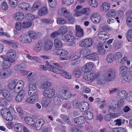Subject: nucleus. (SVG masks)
<instances>
[{
    "label": "nucleus",
    "instance_id": "obj_1",
    "mask_svg": "<svg viewBox=\"0 0 132 132\" xmlns=\"http://www.w3.org/2000/svg\"><path fill=\"white\" fill-rule=\"evenodd\" d=\"M82 8V6L80 5H77L76 6L74 12V15L75 16H80L83 14L88 15L90 14V10L89 8Z\"/></svg>",
    "mask_w": 132,
    "mask_h": 132
},
{
    "label": "nucleus",
    "instance_id": "obj_2",
    "mask_svg": "<svg viewBox=\"0 0 132 132\" xmlns=\"http://www.w3.org/2000/svg\"><path fill=\"white\" fill-rule=\"evenodd\" d=\"M108 111L110 113L111 116L114 118H117L120 114L122 113V111L117 110L115 107L113 105L108 106Z\"/></svg>",
    "mask_w": 132,
    "mask_h": 132
},
{
    "label": "nucleus",
    "instance_id": "obj_3",
    "mask_svg": "<svg viewBox=\"0 0 132 132\" xmlns=\"http://www.w3.org/2000/svg\"><path fill=\"white\" fill-rule=\"evenodd\" d=\"M106 72L107 74L104 77L105 80L108 81L113 80L116 76L115 71L113 69H109L106 70Z\"/></svg>",
    "mask_w": 132,
    "mask_h": 132
},
{
    "label": "nucleus",
    "instance_id": "obj_4",
    "mask_svg": "<svg viewBox=\"0 0 132 132\" xmlns=\"http://www.w3.org/2000/svg\"><path fill=\"white\" fill-rule=\"evenodd\" d=\"M43 69L45 70L46 71L47 70L48 67L49 70L51 71H52L55 73L58 74H61L63 72V70L62 69H59L56 67L51 65H47L44 66V65H42Z\"/></svg>",
    "mask_w": 132,
    "mask_h": 132
},
{
    "label": "nucleus",
    "instance_id": "obj_5",
    "mask_svg": "<svg viewBox=\"0 0 132 132\" xmlns=\"http://www.w3.org/2000/svg\"><path fill=\"white\" fill-rule=\"evenodd\" d=\"M99 76L96 74L90 72L85 73L84 75V78L85 80H91L92 82L96 79Z\"/></svg>",
    "mask_w": 132,
    "mask_h": 132
},
{
    "label": "nucleus",
    "instance_id": "obj_6",
    "mask_svg": "<svg viewBox=\"0 0 132 132\" xmlns=\"http://www.w3.org/2000/svg\"><path fill=\"white\" fill-rule=\"evenodd\" d=\"M16 55V52L14 50L10 49L9 50L7 54L8 60L11 62H13L14 61V58Z\"/></svg>",
    "mask_w": 132,
    "mask_h": 132
},
{
    "label": "nucleus",
    "instance_id": "obj_7",
    "mask_svg": "<svg viewBox=\"0 0 132 132\" xmlns=\"http://www.w3.org/2000/svg\"><path fill=\"white\" fill-rule=\"evenodd\" d=\"M59 14L63 15L67 18H69L71 16V14L70 12L65 8H62L59 9L58 11Z\"/></svg>",
    "mask_w": 132,
    "mask_h": 132
},
{
    "label": "nucleus",
    "instance_id": "obj_8",
    "mask_svg": "<svg viewBox=\"0 0 132 132\" xmlns=\"http://www.w3.org/2000/svg\"><path fill=\"white\" fill-rule=\"evenodd\" d=\"M19 40L21 43H30L32 41L31 37L29 35H25L23 34L20 36Z\"/></svg>",
    "mask_w": 132,
    "mask_h": 132
},
{
    "label": "nucleus",
    "instance_id": "obj_9",
    "mask_svg": "<svg viewBox=\"0 0 132 132\" xmlns=\"http://www.w3.org/2000/svg\"><path fill=\"white\" fill-rule=\"evenodd\" d=\"M110 102L112 105L117 106L119 108H120L123 106L124 102L122 100L118 99H113L111 100Z\"/></svg>",
    "mask_w": 132,
    "mask_h": 132
},
{
    "label": "nucleus",
    "instance_id": "obj_10",
    "mask_svg": "<svg viewBox=\"0 0 132 132\" xmlns=\"http://www.w3.org/2000/svg\"><path fill=\"white\" fill-rule=\"evenodd\" d=\"M90 18L92 21L96 23L99 22L101 19L100 15L98 13L95 12L92 14Z\"/></svg>",
    "mask_w": 132,
    "mask_h": 132
},
{
    "label": "nucleus",
    "instance_id": "obj_11",
    "mask_svg": "<svg viewBox=\"0 0 132 132\" xmlns=\"http://www.w3.org/2000/svg\"><path fill=\"white\" fill-rule=\"evenodd\" d=\"M55 93V90L53 89H49L45 90L43 92V95L48 98H52Z\"/></svg>",
    "mask_w": 132,
    "mask_h": 132
},
{
    "label": "nucleus",
    "instance_id": "obj_12",
    "mask_svg": "<svg viewBox=\"0 0 132 132\" xmlns=\"http://www.w3.org/2000/svg\"><path fill=\"white\" fill-rule=\"evenodd\" d=\"M84 58L94 61L97 60L99 59L98 54L96 52H94L85 56Z\"/></svg>",
    "mask_w": 132,
    "mask_h": 132
},
{
    "label": "nucleus",
    "instance_id": "obj_13",
    "mask_svg": "<svg viewBox=\"0 0 132 132\" xmlns=\"http://www.w3.org/2000/svg\"><path fill=\"white\" fill-rule=\"evenodd\" d=\"M32 72L30 73L27 76V78L28 79V82L29 85L31 84L32 85H36L35 82V75H32Z\"/></svg>",
    "mask_w": 132,
    "mask_h": 132
},
{
    "label": "nucleus",
    "instance_id": "obj_14",
    "mask_svg": "<svg viewBox=\"0 0 132 132\" xmlns=\"http://www.w3.org/2000/svg\"><path fill=\"white\" fill-rule=\"evenodd\" d=\"M12 73V71L10 69H5L0 72L2 77L4 78H6L10 76Z\"/></svg>",
    "mask_w": 132,
    "mask_h": 132
},
{
    "label": "nucleus",
    "instance_id": "obj_15",
    "mask_svg": "<svg viewBox=\"0 0 132 132\" xmlns=\"http://www.w3.org/2000/svg\"><path fill=\"white\" fill-rule=\"evenodd\" d=\"M98 36L99 38L103 40H107L109 37V34L104 31H100L98 33Z\"/></svg>",
    "mask_w": 132,
    "mask_h": 132
},
{
    "label": "nucleus",
    "instance_id": "obj_16",
    "mask_svg": "<svg viewBox=\"0 0 132 132\" xmlns=\"http://www.w3.org/2000/svg\"><path fill=\"white\" fill-rule=\"evenodd\" d=\"M53 45V41L51 40H47L45 42L44 45V49L48 51L52 49Z\"/></svg>",
    "mask_w": 132,
    "mask_h": 132
},
{
    "label": "nucleus",
    "instance_id": "obj_17",
    "mask_svg": "<svg viewBox=\"0 0 132 132\" xmlns=\"http://www.w3.org/2000/svg\"><path fill=\"white\" fill-rule=\"evenodd\" d=\"M38 99V95L35 94L27 98L26 100V101L28 103L34 104L37 102Z\"/></svg>",
    "mask_w": 132,
    "mask_h": 132
},
{
    "label": "nucleus",
    "instance_id": "obj_18",
    "mask_svg": "<svg viewBox=\"0 0 132 132\" xmlns=\"http://www.w3.org/2000/svg\"><path fill=\"white\" fill-rule=\"evenodd\" d=\"M75 31L76 35L77 37H81L84 35L83 30L80 25H76Z\"/></svg>",
    "mask_w": 132,
    "mask_h": 132
},
{
    "label": "nucleus",
    "instance_id": "obj_19",
    "mask_svg": "<svg viewBox=\"0 0 132 132\" xmlns=\"http://www.w3.org/2000/svg\"><path fill=\"white\" fill-rule=\"evenodd\" d=\"M36 85H34L30 84L29 85V90L28 92L29 95L30 96L35 95V94H36Z\"/></svg>",
    "mask_w": 132,
    "mask_h": 132
},
{
    "label": "nucleus",
    "instance_id": "obj_20",
    "mask_svg": "<svg viewBox=\"0 0 132 132\" xmlns=\"http://www.w3.org/2000/svg\"><path fill=\"white\" fill-rule=\"evenodd\" d=\"M118 98L122 100H126L128 94L125 91L119 90L117 94H116Z\"/></svg>",
    "mask_w": 132,
    "mask_h": 132
},
{
    "label": "nucleus",
    "instance_id": "obj_21",
    "mask_svg": "<svg viewBox=\"0 0 132 132\" xmlns=\"http://www.w3.org/2000/svg\"><path fill=\"white\" fill-rule=\"evenodd\" d=\"M46 78L45 76L42 77V80L44 81L42 84V88L46 89L51 86V82L46 81Z\"/></svg>",
    "mask_w": 132,
    "mask_h": 132
},
{
    "label": "nucleus",
    "instance_id": "obj_22",
    "mask_svg": "<svg viewBox=\"0 0 132 132\" xmlns=\"http://www.w3.org/2000/svg\"><path fill=\"white\" fill-rule=\"evenodd\" d=\"M80 57L78 54H74L73 56H71L68 55L65 57H60V60L62 61L68 60L70 59L71 60H77Z\"/></svg>",
    "mask_w": 132,
    "mask_h": 132
},
{
    "label": "nucleus",
    "instance_id": "obj_23",
    "mask_svg": "<svg viewBox=\"0 0 132 132\" xmlns=\"http://www.w3.org/2000/svg\"><path fill=\"white\" fill-rule=\"evenodd\" d=\"M61 39L63 40H65L68 42H73L75 40L74 37L71 35H67L62 37Z\"/></svg>",
    "mask_w": 132,
    "mask_h": 132
},
{
    "label": "nucleus",
    "instance_id": "obj_24",
    "mask_svg": "<svg viewBox=\"0 0 132 132\" xmlns=\"http://www.w3.org/2000/svg\"><path fill=\"white\" fill-rule=\"evenodd\" d=\"M26 67V65L21 63L19 64L15 65L14 67V68L15 71H18L24 69Z\"/></svg>",
    "mask_w": 132,
    "mask_h": 132
},
{
    "label": "nucleus",
    "instance_id": "obj_25",
    "mask_svg": "<svg viewBox=\"0 0 132 132\" xmlns=\"http://www.w3.org/2000/svg\"><path fill=\"white\" fill-rule=\"evenodd\" d=\"M28 34L30 36L31 38H32L34 39H36L37 38H40L41 35L40 33H36L32 31H29L28 32Z\"/></svg>",
    "mask_w": 132,
    "mask_h": 132
},
{
    "label": "nucleus",
    "instance_id": "obj_26",
    "mask_svg": "<svg viewBox=\"0 0 132 132\" xmlns=\"http://www.w3.org/2000/svg\"><path fill=\"white\" fill-rule=\"evenodd\" d=\"M19 7L23 10L27 11L30 10L31 6L27 3H23L20 4Z\"/></svg>",
    "mask_w": 132,
    "mask_h": 132
},
{
    "label": "nucleus",
    "instance_id": "obj_27",
    "mask_svg": "<svg viewBox=\"0 0 132 132\" xmlns=\"http://www.w3.org/2000/svg\"><path fill=\"white\" fill-rule=\"evenodd\" d=\"M25 95V92L24 91L22 90L17 95L16 100V101L19 102L21 101Z\"/></svg>",
    "mask_w": 132,
    "mask_h": 132
},
{
    "label": "nucleus",
    "instance_id": "obj_28",
    "mask_svg": "<svg viewBox=\"0 0 132 132\" xmlns=\"http://www.w3.org/2000/svg\"><path fill=\"white\" fill-rule=\"evenodd\" d=\"M93 67V63L92 62H89L85 64L83 68V70L84 72L88 71L89 70L91 69Z\"/></svg>",
    "mask_w": 132,
    "mask_h": 132
},
{
    "label": "nucleus",
    "instance_id": "obj_29",
    "mask_svg": "<svg viewBox=\"0 0 132 132\" xmlns=\"http://www.w3.org/2000/svg\"><path fill=\"white\" fill-rule=\"evenodd\" d=\"M83 116L84 118L88 120H92L93 118L92 113L89 111L85 112L83 114Z\"/></svg>",
    "mask_w": 132,
    "mask_h": 132
},
{
    "label": "nucleus",
    "instance_id": "obj_30",
    "mask_svg": "<svg viewBox=\"0 0 132 132\" xmlns=\"http://www.w3.org/2000/svg\"><path fill=\"white\" fill-rule=\"evenodd\" d=\"M81 106L80 108H82L81 111H85L88 110L89 107V104L86 102H81Z\"/></svg>",
    "mask_w": 132,
    "mask_h": 132
},
{
    "label": "nucleus",
    "instance_id": "obj_31",
    "mask_svg": "<svg viewBox=\"0 0 132 132\" xmlns=\"http://www.w3.org/2000/svg\"><path fill=\"white\" fill-rule=\"evenodd\" d=\"M24 18V14L21 12H17L15 14V18L17 21H21Z\"/></svg>",
    "mask_w": 132,
    "mask_h": 132
},
{
    "label": "nucleus",
    "instance_id": "obj_32",
    "mask_svg": "<svg viewBox=\"0 0 132 132\" xmlns=\"http://www.w3.org/2000/svg\"><path fill=\"white\" fill-rule=\"evenodd\" d=\"M119 71L122 76L128 73V68L125 66H122L119 68Z\"/></svg>",
    "mask_w": 132,
    "mask_h": 132
},
{
    "label": "nucleus",
    "instance_id": "obj_33",
    "mask_svg": "<svg viewBox=\"0 0 132 132\" xmlns=\"http://www.w3.org/2000/svg\"><path fill=\"white\" fill-rule=\"evenodd\" d=\"M128 73H127L125 75H123L121 76L122 79L125 81L127 82H130L132 80V77Z\"/></svg>",
    "mask_w": 132,
    "mask_h": 132
},
{
    "label": "nucleus",
    "instance_id": "obj_34",
    "mask_svg": "<svg viewBox=\"0 0 132 132\" xmlns=\"http://www.w3.org/2000/svg\"><path fill=\"white\" fill-rule=\"evenodd\" d=\"M105 43H103V44H100L98 47V51L99 54L102 55L105 52V50L104 48L103 45H105Z\"/></svg>",
    "mask_w": 132,
    "mask_h": 132
},
{
    "label": "nucleus",
    "instance_id": "obj_35",
    "mask_svg": "<svg viewBox=\"0 0 132 132\" xmlns=\"http://www.w3.org/2000/svg\"><path fill=\"white\" fill-rule=\"evenodd\" d=\"M88 4L90 6L94 7H96L98 5V2L97 0H87Z\"/></svg>",
    "mask_w": 132,
    "mask_h": 132
},
{
    "label": "nucleus",
    "instance_id": "obj_36",
    "mask_svg": "<svg viewBox=\"0 0 132 132\" xmlns=\"http://www.w3.org/2000/svg\"><path fill=\"white\" fill-rule=\"evenodd\" d=\"M13 62H11L8 60H7L4 61L2 64V67L3 68L7 69V68L11 67V63Z\"/></svg>",
    "mask_w": 132,
    "mask_h": 132
},
{
    "label": "nucleus",
    "instance_id": "obj_37",
    "mask_svg": "<svg viewBox=\"0 0 132 132\" xmlns=\"http://www.w3.org/2000/svg\"><path fill=\"white\" fill-rule=\"evenodd\" d=\"M14 42H13L12 41L10 42L5 40H3V42L4 43L9 45L10 46L13 47L14 48H17L18 47L16 43Z\"/></svg>",
    "mask_w": 132,
    "mask_h": 132
},
{
    "label": "nucleus",
    "instance_id": "obj_38",
    "mask_svg": "<svg viewBox=\"0 0 132 132\" xmlns=\"http://www.w3.org/2000/svg\"><path fill=\"white\" fill-rule=\"evenodd\" d=\"M16 88H17L18 90H20L23 88L24 86V82L21 80L16 82Z\"/></svg>",
    "mask_w": 132,
    "mask_h": 132
},
{
    "label": "nucleus",
    "instance_id": "obj_39",
    "mask_svg": "<svg viewBox=\"0 0 132 132\" xmlns=\"http://www.w3.org/2000/svg\"><path fill=\"white\" fill-rule=\"evenodd\" d=\"M32 25V22L28 21H24L22 24V27L23 28H27L30 27Z\"/></svg>",
    "mask_w": 132,
    "mask_h": 132
},
{
    "label": "nucleus",
    "instance_id": "obj_40",
    "mask_svg": "<svg viewBox=\"0 0 132 132\" xmlns=\"http://www.w3.org/2000/svg\"><path fill=\"white\" fill-rule=\"evenodd\" d=\"M14 127L15 131L20 132L22 130L23 126L21 123H17L15 125Z\"/></svg>",
    "mask_w": 132,
    "mask_h": 132
},
{
    "label": "nucleus",
    "instance_id": "obj_41",
    "mask_svg": "<svg viewBox=\"0 0 132 132\" xmlns=\"http://www.w3.org/2000/svg\"><path fill=\"white\" fill-rule=\"evenodd\" d=\"M112 130L113 132H126L127 129L126 127H119L113 128Z\"/></svg>",
    "mask_w": 132,
    "mask_h": 132
},
{
    "label": "nucleus",
    "instance_id": "obj_42",
    "mask_svg": "<svg viewBox=\"0 0 132 132\" xmlns=\"http://www.w3.org/2000/svg\"><path fill=\"white\" fill-rule=\"evenodd\" d=\"M116 14V12L114 10H111L109 11L106 15L107 18H114Z\"/></svg>",
    "mask_w": 132,
    "mask_h": 132
},
{
    "label": "nucleus",
    "instance_id": "obj_43",
    "mask_svg": "<svg viewBox=\"0 0 132 132\" xmlns=\"http://www.w3.org/2000/svg\"><path fill=\"white\" fill-rule=\"evenodd\" d=\"M85 39L86 47H89L92 46L94 43L93 40L92 38H87Z\"/></svg>",
    "mask_w": 132,
    "mask_h": 132
},
{
    "label": "nucleus",
    "instance_id": "obj_44",
    "mask_svg": "<svg viewBox=\"0 0 132 132\" xmlns=\"http://www.w3.org/2000/svg\"><path fill=\"white\" fill-rule=\"evenodd\" d=\"M54 44L56 48H61L62 46V42L58 39H55L54 40Z\"/></svg>",
    "mask_w": 132,
    "mask_h": 132
},
{
    "label": "nucleus",
    "instance_id": "obj_45",
    "mask_svg": "<svg viewBox=\"0 0 132 132\" xmlns=\"http://www.w3.org/2000/svg\"><path fill=\"white\" fill-rule=\"evenodd\" d=\"M24 120L29 125H32L34 123L33 120L29 117H25Z\"/></svg>",
    "mask_w": 132,
    "mask_h": 132
},
{
    "label": "nucleus",
    "instance_id": "obj_46",
    "mask_svg": "<svg viewBox=\"0 0 132 132\" xmlns=\"http://www.w3.org/2000/svg\"><path fill=\"white\" fill-rule=\"evenodd\" d=\"M68 31L67 27L63 26L61 27L58 30V32L60 34H64L66 33Z\"/></svg>",
    "mask_w": 132,
    "mask_h": 132
},
{
    "label": "nucleus",
    "instance_id": "obj_47",
    "mask_svg": "<svg viewBox=\"0 0 132 132\" xmlns=\"http://www.w3.org/2000/svg\"><path fill=\"white\" fill-rule=\"evenodd\" d=\"M9 109L6 108H3L1 110V113L4 119H5L7 117L6 115L7 114V112L9 111Z\"/></svg>",
    "mask_w": 132,
    "mask_h": 132
},
{
    "label": "nucleus",
    "instance_id": "obj_48",
    "mask_svg": "<svg viewBox=\"0 0 132 132\" xmlns=\"http://www.w3.org/2000/svg\"><path fill=\"white\" fill-rule=\"evenodd\" d=\"M114 59V56L113 54L109 55L106 58V60L108 62L110 63L112 62Z\"/></svg>",
    "mask_w": 132,
    "mask_h": 132
},
{
    "label": "nucleus",
    "instance_id": "obj_49",
    "mask_svg": "<svg viewBox=\"0 0 132 132\" xmlns=\"http://www.w3.org/2000/svg\"><path fill=\"white\" fill-rule=\"evenodd\" d=\"M17 81V80L15 79L10 82L8 85L9 88L11 89H13L16 88V82Z\"/></svg>",
    "mask_w": 132,
    "mask_h": 132
},
{
    "label": "nucleus",
    "instance_id": "obj_50",
    "mask_svg": "<svg viewBox=\"0 0 132 132\" xmlns=\"http://www.w3.org/2000/svg\"><path fill=\"white\" fill-rule=\"evenodd\" d=\"M8 101L6 99L0 98V106H6L8 104Z\"/></svg>",
    "mask_w": 132,
    "mask_h": 132
},
{
    "label": "nucleus",
    "instance_id": "obj_51",
    "mask_svg": "<svg viewBox=\"0 0 132 132\" xmlns=\"http://www.w3.org/2000/svg\"><path fill=\"white\" fill-rule=\"evenodd\" d=\"M102 7L103 11L106 12L110 8V5L109 4L104 3L102 4Z\"/></svg>",
    "mask_w": 132,
    "mask_h": 132
},
{
    "label": "nucleus",
    "instance_id": "obj_52",
    "mask_svg": "<svg viewBox=\"0 0 132 132\" xmlns=\"http://www.w3.org/2000/svg\"><path fill=\"white\" fill-rule=\"evenodd\" d=\"M126 37L128 41L130 42H132V29L128 30Z\"/></svg>",
    "mask_w": 132,
    "mask_h": 132
},
{
    "label": "nucleus",
    "instance_id": "obj_53",
    "mask_svg": "<svg viewBox=\"0 0 132 132\" xmlns=\"http://www.w3.org/2000/svg\"><path fill=\"white\" fill-rule=\"evenodd\" d=\"M61 75L62 76L68 79H70L72 77L71 75L69 73L63 70Z\"/></svg>",
    "mask_w": 132,
    "mask_h": 132
},
{
    "label": "nucleus",
    "instance_id": "obj_54",
    "mask_svg": "<svg viewBox=\"0 0 132 132\" xmlns=\"http://www.w3.org/2000/svg\"><path fill=\"white\" fill-rule=\"evenodd\" d=\"M41 49V41H39L36 46L34 48V50L37 52H39L40 51Z\"/></svg>",
    "mask_w": 132,
    "mask_h": 132
},
{
    "label": "nucleus",
    "instance_id": "obj_55",
    "mask_svg": "<svg viewBox=\"0 0 132 132\" xmlns=\"http://www.w3.org/2000/svg\"><path fill=\"white\" fill-rule=\"evenodd\" d=\"M63 92L65 94V100L68 99L71 97V94L70 92L68 90L64 89Z\"/></svg>",
    "mask_w": 132,
    "mask_h": 132
},
{
    "label": "nucleus",
    "instance_id": "obj_56",
    "mask_svg": "<svg viewBox=\"0 0 132 132\" xmlns=\"http://www.w3.org/2000/svg\"><path fill=\"white\" fill-rule=\"evenodd\" d=\"M73 75L76 78L79 77L81 74V72L80 70L76 69L74 70L73 71Z\"/></svg>",
    "mask_w": 132,
    "mask_h": 132
},
{
    "label": "nucleus",
    "instance_id": "obj_57",
    "mask_svg": "<svg viewBox=\"0 0 132 132\" xmlns=\"http://www.w3.org/2000/svg\"><path fill=\"white\" fill-rule=\"evenodd\" d=\"M41 5V3L40 1L36 2L34 4L32 9L34 10H36Z\"/></svg>",
    "mask_w": 132,
    "mask_h": 132
},
{
    "label": "nucleus",
    "instance_id": "obj_58",
    "mask_svg": "<svg viewBox=\"0 0 132 132\" xmlns=\"http://www.w3.org/2000/svg\"><path fill=\"white\" fill-rule=\"evenodd\" d=\"M25 18L27 20H31L36 19V17L34 15L28 13L26 15Z\"/></svg>",
    "mask_w": 132,
    "mask_h": 132
},
{
    "label": "nucleus",
    "instance_id": "obj_59",
    "mask_svg": "<svg viewBox=\"0 0 132 132\" xmlns=\"http://www.w3.org/2000/svg\"><path fill=\"white\" fill-rule=\"evenodd\" d=\"M74 0H62V4L67 5H70L72 4Z\"/></svg>",
    "mask_w": 132,
    "mask_h": 132
},
{
    "label": "nucleus",
    "instance_id": "obj_60",
    "mask_svg": "<svg viewBox=\"0 0 132 132\" xmlns=\"http://www.w3.org/2000/svg\"><path fill=\"white\" fill-rule=\"evenodd\" d=\"M81 102H79L78 101L75 100L72 103V104L73 107L75 108H80L81 106Z\"/></svg>",
    "mask_w": 132,
    "mask_h": 132
},
{
    "label": "nucleus",
    "instance_id": "obj_61",
    "mask_svg": "<svg viewBox=\"0 0 132 132\" xmlns=\"http://www.w3.org/2000/svg\"><path fill=\"white\" fill-rule=\"evenodd\" d=\"M126 23L127 26L129 27L132 26V17L129 16L126 20Z\"/></svg>",
    "mask_w": 132,
    "mask_h": 132
},
{
    "label": "nucleus",
    "instance_id": "obj_62",
    "mask_svg": "<svg viewBox=\"0 0 132 132\" xmlns=\"http://www.w3.org/2000/svg\"><path fill=\"white\" fill-rule=\"evenodd\" d=\"M48 3L50 6L52 8L55 7L56 5V0L48 1Z\"/></svg>",
    "mask_w": 132,
    "mask_h": 132
},
{
    "label": "nucleus",
    "instance_id": "obj_63",
    "mask_svg": "<svg viewBox=\"0 0 132 132\" xmlns=\"http://www.w3.org/2000/svg\"><path fill=\"white\" fill-rule=\"evenodd\" d=\"M64 89H62L60 92L57 94L58 97L63 99H65V95Z\"/></svg>",
    "mask_w": 132,
    "mask_h": 132
},
{
    "label": "nucleus",
    "instance_id": "obj_64",
    "mask_svg": "<svg viewBox=\"0 0 132 132\" xmlns=\"http://www.w3.org/2000/svg\"><path fill=\"white\" fill-rule=\"evenodd\" d=\"M114 59L116 60H118L121 59L122 57L121 54L119 52H116L114 55Z\"/></svg>",
    "mask_w": 132,
    "mask_h": 132
}]
</instances>
